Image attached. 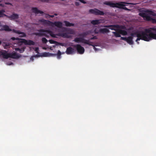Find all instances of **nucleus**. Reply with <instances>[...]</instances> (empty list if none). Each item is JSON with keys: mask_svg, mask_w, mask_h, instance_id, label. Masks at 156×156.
Instances as JSON below:
<instances>
[{"mask_svg": "<svg viewBox=\"0 0 156 156\" xmlns=\"http://www.w3.org/2000/svg\"><path fill=\"white\" fill-rule=\"evenodd\" d=\"M152 31L150 28L144 30V41H148L152 39L156 40V34L154 33Z\"/></svg>", "mask_w": 156, "mask_h": 156, "instance_id": "nucleus-1", "label": "nucleus"}, {"mask_svg": "<svg viewBox=\"0 0 156 156\" xmlns=\"http://www.w3.org/2000/svg\"><path fill=\"white\" fill-rule=\"evenodd\" d=\"M122 3H126L128 4H132L131 3H125V2H121L120 3H112L110 2H104V4L110 6L111 7H116L120 9H124L126 10L127 11H129L130 10L127 8L126 7H125V5L123 4Z\"/></svg>", "mask_w": 156, "mask_h": 156, "instance_id": "nucleus-2", "label": "nucleus"}, {"mask_svg": "<svg viewBox=\"0 0 156 156\" xmlns=\"http://www.w3.org/2000/svg\"><path fill=\"white\" fill-rule=\"evenodd\" d=\"M37 31L39 32L38 33H34V34L36 36L40 37L44 36L47 37H49V35L46 33H47L53 37H56V35L53 34V32L49 30L41 29L38 30Z\"/></svg>", "mask_w": 156, "mask_h": 156, "instance_id": "nucleus-3", "label": "nucleus"}, {"mask_svg": "<svg viewBox=\"0 0 156 156\" xmlns=\"http://www.w3.org/2000/svg\"><path fill=\"white\" fill-rule=\"evenodd\" d=\"M39 21L42 23L43 25L51 26H53L54 25L55 26L59 28H62V23L60 21L52 22L48 20L44 19L40 20Z\"/></svg>", "mask_w": 156, "mask_h": 156, "instance_id": "nucleus-4", "label": "nucleus"}, {"mask_svg": "<svg viewBox=\"0 0 156 156\" xmlns=\"http://www.w3.org/2000/svg\"><path fill=\"white\" fill-rule=\"evenodd\" d=\"M139 15L143 17L144 20H146V16H150V15L153 16H156V13L148 9L147 10H142L140 11Z\"/></svg>", "mask_w": 156, "mask_h": 156, "instance_id": "nucleus-5", "label": "nucleus"}, {"mask_svg": "<svg viewBox=\"0 0 156 156\" xmlns=\"http://www.w3.org/2000/svg\"><path fill=\"white\" fill-rule=\"evenodd\" d=\"M144 31H136L134 33H132L131 34L130 37H132L133 38V37H137V38L136 40V41L137 42L138 44H139V42L138 41L140 40H144Z\"/></svg>", "mask_w": 156, "mask_h": 156, "instance_id": "nucleus-6", "label": "nucleus"}, {"mask_svg": "<svg viewBox=\"0 0 156 156\" xmlns=\"http://www.w3.org/2000/svg\"><path fill=\"white\" fill-rule=\"evenodd\" d=\"M73 41L77 43H82L94 46L92 44L93 43L92 42H90L89 40L85 39L82 37H76L74 39Z\"/></svg>", "mask_w": 156, "mask_h": 156, "instance_id": "nucleus-7", "label": "nucleus"}, {"mask_svg": "<svg viewBox=\"0 0 156 156\" xmlns=\"http://www.w3.org/2000/svg\"><path fill=\"white\" fill-rule=\"evenodd\" d=\"M11 39L13 40H19L20 39L18 38H15L14 37H12L11 38ZM20 40H21L20 42L22 43H24L25 45H34L35 44V43L33 41L30 40H27L25 39H20Z\"/></svg>", "mask_w": 156, "mask_h": 156, "instance_id": "nucleus-8", "label": "nucleus"}, {"mask_svg": "<svg viewBox=\"0 0 156 156\" xmlns=\"http://www.w3.org/2000/svg\"><path fill=\"white\" fill-rule=\"evenodd\" d=\"M109 30L108 29L104 28L100 29L99 28H96L94 30V33L96 34H98L99 33L105 34L108 33L109 32Z\"/></svg>", "mask_w": 156, "mask_h": 156, "instance_id": "nucleus-9", "label": "nucleus"}, {"mask_svg": "<svg viewBox=\"0 0 156 156\" xmlns=\"http://www.w3.org/2000/svg\"><path fill=\"white\" fill-rule=\"evenodd\" d=\"M89 12L92 14H93L96 15L103 16L105 14L104 12L101 11L97 9H90L89 10Z\"/></svg>", "mask_w": 156, "mask_h": 156, "instance_id": "nucleus-10", "label": "nucleus"}, {"mask_svg": "<svg viewBox=\"0 0 156 156\" xmlns=\"http://www.w3.org/2000/svg\"><path fill=\"white\" fill-rule=\"evenodd\" d=\"M74 47L76 48L78 53L82 54L84 53L85 51L84 48L80 44H77L75 45H74Z\"/></svg>", "mask_w": 156, "mask_h": 156, "instance_id": "nucleus-11", "label": "nucleus"}, {"mask_svg": "<svg viewBox=\"0 0 156 156\" xmlns=\"http://www.w3.org/2000/svg\"><path fill=\"white\" fill-rule=\"evenodd\" d=\"M105 27H108V28H110V29L112 30H116L117 29H115L114 28H121L122 29H125V27L124 26H121L120 27V26L119 25H107L104 26Z\"/></svg>", "mask_w": 156, "mask_h": 156, "instance_id": "nucleus-12", "label": "nucleus"}, {"mask_svg": "<svg viewBox=\"0 0 156 156\" xmlns=\"http://www.w3.org/2000/svg\"><path fill=\"white\" fill-rule=\"evenodd\" d=\"M0 56H2L4 58L7 59L10 58V54L7 53L6 51H0Z\"/></svg>", "mask_w": 156, "mask_h": 156, "instance_id": "nucleus-13", "label": "nucleus"}, {"mask_svg": "<svg viewBox=\"0 0 156 156\" xmlns=\"http://www.w3.org/2000/svg\"><path fill=\"white\" fill-rule=\"evenodd\" d=\"M104 22L103 19H99L92 20L91 22V23L94 25H98V24L103 23Z\"/></svg>", "mask_w": 156, "mask_h": 156, "instance_id": "nucleus-14", "label": "nucleus"}, {"mask_svg": "<svg viewBox=\"0 0 156 156\" xmlns=\"http://www.w3.org/2000/svg\"><path fill=\"white\" fill-rule=\"evenodd\" d=\"M12 31L14 33L20 34V37H24L26 36V34L25 33L21 32L20 30L13 29Z\"/></svg>", "mask_w": 156, "mask_h": 156, "instance_id": "nucleus-15", "label": "nucleus"}, {"mask_svg": "<svg viewBox=\"0 0 156 156\" xmlns=\"http://www.w3.org/2000/svg\"><path fill=\"white\" fill-rule=\"evenodd\" d=\"M74 49L71 47H69L67 48L66 51V53L68 55L72 54L73 53Z\"/></svg>", "mask_w": 156, "mask_h": 156, "instance_id": "nucleus-16", "label": "nucleus"}, {"mask_svg": "<svg viewBox=\"0 0 156 156\" xmlns=\"http://www.w3.org/2000/svg\"><path fill=\"white\" fill-rule=\"evenodd\" d=\"M32 12L36 14H38L39 13L42 14L43 12L42 11L39 10L37 8L33 7L32 8Z\"/></svg>", "mask_w": 156, "mask_h": 156, "instance_id": "nucleus-17", "label": "nucleus"}, {"mask_svg": "<svg viewBox=\"0 0 156 156\" xmlns=\"http://www.w3.org/2000/svg\"><path fill=\"white\" fill-rule=\"evenodd\" d=\"M42 56L43 57H48L50 56H55L56 54L50 53L49 52H44L42 53Z\"/></svg>", "mask_w": 156, "mask_h": 156, "instance_id": "nucleus-18", "label": "nucleus"}, {"mask_svg": "<svg viewBox=\"0 0 156 156\" xmlns=\"http://www.w3.org/2000/svg\"><path fill=\"white\" fill-rule=\"evenodd\" d=\"M20 57V55L16 52H14L12 54H10V58H18Z\"/></svg>", "mask_w": 156, "mask_h": 156, "instance_id": "nucleus-19", "label": "nucleus"}, {"mask_svg": "<svg viewBox=\"0 0 156 156\" xmlns=\"http://www.w3.org/2000/svg\"><path fill=\"white\" fill-rule=\"evenodd\" d=\"M147 21H151L153 23H156V20L155 19H153L150 16H146Z\"/></svg>", "mask_w": 156, "mask_h": 156, "instance_id": "nucleus-20", "label": "nucleus"}, {"mask_svg": "<svg viewBox=\"0 0 156 156\" xmlns=\"http://www.w3.org/2000/svg\"><path fill=\"white\" fill-rule=\"evenodd\" d=\"M58 35L61 36L62 37L64 38H69L70 37L68 35V33H61L58 34Z\"/></svg>", "mask_w": 156, "mask_h": 156, "instance_id": "nucleus-21", "label": "nucleus"}, {"mask_svg": "<svg viewBox=\"0 0 156 156\" xmlns=\"http://www.w3.org/2000/svg\"><path fill=\"white\" fill-rule=\"evenodd\" d=\"M133 39L132 37L129 36L127 38L126 41L129 44L132 45L133 44Z\"/></svg>", "mask_w": 156, "mask_h": 156, "instance_id": "nucleus-22", "label": "nucleus"}, {"mask_svg": "<svg viewBox=\"0 0 156 156\" xmlns=\"http://www.w3.org/2000/svg\"><path fill=\"white\" fill-rule=\"evenodd\" d=\"M0 30H4L5 31H11V30L10 29L9 27L7 25L3 26Z\"/></svg>", "mask_w": 156, "mask_h": 156, "instance_id": "nucleus-23", "label": "nucleus"}, {"mask_svg": "<svg viewBox=\"0 0 156 156\" xmlns=\"http://www.w3.org/2000/svg\"><path fill=\"white\" fill-rule=\"evenodd\" d=\"M118 31L119 32L120 34H121L122 35L125 36L127 34V32L126 30L118 29Z\"/></svg>", "mask_w": 156, "mask_h": 156, "instance_id": "nucleus-24", "label": "nucleus"}, {"mask_svg": "<svg viewBox=\"0 0 156 156\" xmlns=\"http://www.w3.org/2000/svg\"><path fill=\"white\" fill-rule=\"evenodd\" d=\"M19 18V15L15 13L12 14L9 16V18L11 20H15Z\"/></svg>", "mask_w": 156, "mask_h": 156, "instance_id": "nucleus-25", "label": "nucleus"}, {"mask_svg": "<svg viewBox=\"0 0 156 156\" xmlns=\"http://www.w3.org/2000/svg\"><path fill=\"white\" fill-rule=\"evenodd\" d=\"M2 45L5 49H7L10 47V44L8 43L3 42L2 43Z\"/></svg>", "mask_w": 156, "mask_h": 156, "instance_id": "nucleus-26", "label": "nucleus"}, {"mask_svg": "<svg viewBox=\"0 0 156 156\" xmlns=\"http://www.w3.org/2000/svg\"><path fill=\"white\" fill-rule=\"evenodd\" d=\"M90 33L91 32L90 31H86L85 32H83L80 35V36H82L83 37L82 38H83L87 35L90 34Z\"/></svg>", "mask_w": 156, "mask_h": 156, "instance_id": "nucleus-27", "label": "nucleus"}, {"mask_svg": "<svg viewBox=\"0 0 156 156\" xmlns=\"http://www.w3.org/2000/svg\"><path fill=\"white\" fill-rule=\"evenodd\" d=\"M116 32H112V33L114 34V36L116 37H121L120 33L118 31V29L116 30Z\"/></svg>", "mask_w": 156, "mask_h": 156, "instance_id": "nucleus-28", "label": "nucleus"}, {"mask_svg": "<svg viewBox=\"0 0 156 156\" xmlns=\"http://www.w3.org/2000/svg\"><path fill=\"white\" fill-rule=\"evenodd\" d=\"M64 23H65V25L66 27L74 26V24L70 23L69 22L67 21H65Z\"/></svg>", "mask_w": 156, "mask_h": 156, "instance_id": "nucleus-29", "label": "nucleus"}, {"mask_svg": "<svg viewBox=\"0 0 156 156\" xmlns=\"http://www.w3.org/2000/svg\"><path fill=\"white\" fill-rule=\"evenodd\" d=\"M25 48L24 47L21 48H15V50L16 51H19L20 53H22L24 51Z\"/></svg>", "mask_w": 156, "mask_h": 156, "instance_id": "nucleus-30", "label": "nucleus"}, {"mask_svg": "<svg viewBox=\"0 0 156 156\" xmlns=\"http://www.w3.org/2000/svg\"><path fill=\"white\" fill-rule=\"evenodd\" d=\"M5 12V11L4 10H0V17H3L4 16H5L6 15L4 13Z\"/></svg>", "mask_w": 156, "mask_h": 156, "instance_id": "nucleus-31", "label": "nucleus"}, {"mask_svg": "<svg viewBox=\"0 0 156 156\" xmlns=\"http://www.w3.org/2000/svg\"><path fill=\"white\" fill-rule=\"evenodd\" d=\"M49 42L51 43L52 44H55L56 45H58V44H56V43H58V42L55 41L53 40L50 39L49 40Z\"/></svg>", "mask_w": 156, "mask_h": 156, "instance_id": "nucleus-32", "label": "nucleus"}, {"mask_svg": "<svg viewBox=\"0 0 156 156\" xmlns=\"http://www.w3.org/2000/svg\"><path fill=\"white\" fill-rule=\"evenodd\" d=\"M41 40L42 43L44 44H46L48 42L47 40L45 37H43Z\"/></svg>", "mask_w": 156, "mask_h": 156, "instance_id": "nucleus-33", "label": "nucleus"}, {"mask_svg": "<svg viewBox=\"0 0 156 156\" xmlns=\"http://www.w3.org/2000/svg\"><path fill=\"white\" fill-rule=\"evenodd\" d=\"M97 38H98L96 36H94V37L90 38V40H94V39H96Z\"/></svg>", "mask_w": 156, "mask_h": 156, "instance_id": "nucleus-34", "label": "nucleus"}, {"mask_svg": "<svg viewBox=\"0 0 156 156\" xmlns=\"http://www.w3.org/2000/svg\"><path fill=\"white\" fill-rule=\"evenodd\" d=\"M150 29L152 30V31L156 32V28H155V27H150Z\"/></svg>", "mask_w": 156, "mask_h": 156, "instance_id": "nucleus-35", "label": "nucleus"}, {"mask_svg": "<svg viewBox=\"0 0 156 156\" xmlns=\"http://www.w3.org/2000/svg\"><path fill=\"white\" fill-rule=\"evenodd\" d=\"M121 37V39L122 40H124L125 41H126V40H127V37Z\"/></svg>", "mask_w": 156, "mask_h": 156, "instance_id": "nucleus-36", "label": "nucleus"}, {"mask_svg": "<svg viewBox=\"0 0 156 156\" xmlns=\"http://www.w3.org/2000/svg\"><path fill=\"white\" fill-rule=\"evenodd\" d=\"M56 54V55L55 56H56V55L60 56V55H61V52L59 50H58V51L57 54Z\"/></svg>", "mask_w": 156, "mask_h": 156, "instance_id": "nucleus-37", "label": "nucleus"}, {"mask_svg": "<svg viewBox=\"0 0 156 156\" xmlns=\"http://www.w3.org/2000/svg\"><path fill=\"white\" fill-rule=\"evenodd\" d=\"M38 50H39V48L38 47L36 48L35 49V51H36V53H39Z\"/></svg>", "mask_w": 156, "mask_h": 156, "instance_id": "nucleus-38", "label": "nucleus"}, {"mask_svg": "<svg viewBox=\"0 0 156 156\" xmlns=\"http://www.w3.org/2000/svg\"><path fill=\"white\" fill-rule=\"evenodd\" d=\"M56 44H58V45H59L62 46H63V44L61 43H59L58 42V43H56Z\"/></svg>", "mask_w": 156, "mask_h": 156, "instance_id": "nucleus-39", "label": "nucleus"}, {"mask_svg": "<svg viewBox=\"0 0 156 156\" xmlns=\"http://www.w3.org/2000/svg\"><path fill=\"white\" fill-rule=\"evenodd\" d=\"M75 4L76 6H78L80 5V3L78 2H75Z\"/></svg>", "mask_w": 156, "mask_h": 156, "instance_id": "nucleus-40", "label": "nucleus"}, {"mask_svg": "<svg viewBox=\"0 0 156 156\" xmlns=\"http://www.w3.org/2000/svg\"><path fill=\"white\" fill-rule=\"evenodd\" d=\"M61 55H57V57L58 59H60L61 58Z\"/></svg>", "mask_w": 156, "mask_h": 156, "instance_id": "nucleus-41", "label": "nucleus"}, {"mask_svg": "<svg viewBox=\"0 0 156 156\" xmlns=\"http://www.w3.org/2000/svg\"><path fill=\"white\" fill-rule=\"evenodd\" d=\"M48 16H49L50 17H51V18H53L54 17V15H48Z\"/></svg>", "mask_w": 156, "mask_h": 156, "instance_id": "nucleus-42", "label": "nucleus"}, {"mask_svg": "<svg viewBox=\"0 0 156 156\" xmlns=\"http://www.w3.org/2000/svg\"><path fill=\"white\" fill-rule=\"evenodd\" d=\"M54 15H55V16H57V14H56V13H55V14H54Z\"/></svg>", "mask_w": 156, "mask_h": 156, "instance_id": "nucleus-43", "label": "nucleus"}, {"mask_svg": "<svg viewBox=\"0 0 156 156\" xmlns=\"http://www.w3.org/2000/svg\"><path fill=\"white\" fill-rule=\"evenodd\" d=\"M1 44V41H0V44Z\"/></svg>", "mask_w": 156, "mask_h": 156, "instance_id": "nucleus-44", "label": "nucleus"}, {"mask_svg": "<svg viewBox=\"0 0 156 156\" xmlns=\"http://www.w3.org/2000/svg\"><path fill=\"white\" fill-rule=\"evenodd\" d=\"M35 56H38L37 55H35Z\"/></svg>", "mask_w": 156, "mask_h": 156, "instance_id": "nucleus-45", "label": "nucleus"}, {"mask_svg": "<svg viewBox=\"0 0 156 156\" xmlns=\"http://www.w3.org/2000/svg\"><path fill=\"white\" fill-rule=\"evenodd\" d=\"M2 4L0 3V6H2Z\"/></svg>", "mask_w": 156, "mask_h": 156, "instance_id": "nucleus-46", "label": "nucleus"}]
</instances>
